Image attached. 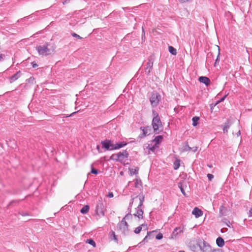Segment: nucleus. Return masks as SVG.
Here are the masks:
<instances>
[{"label":"nucleus","instance_id":"6e6d98bb","mask_svg":"<svg viewBox=\"0 0 252 252\" xmlns=\"http://www.w3.org/2000/svg\"><path fill=\"white\" fill-rule=\"evenodd\" d=\"M78 111H76V112H74L72 113V114H71L69 115V116H73V115H74L75 114H76V113L77 112H78Z\"/></svg>","mask_w":252,"mask_h":252},{"label":"nucleus","instance_id":"39448f33","mask_svg":"<svg viewBox=\"0 0 252 252\" xmlns=\"http://www.w3.org/2000/svg\"><path fill=\"white\" fill-rule=\"evenodd\" d=\"M101 144L103 148L107 151L114 150V144L111 140L106 139L101 141Z\"/></svg>","mask_w":252,"mask_h":252},{"label":"nucleus","instance_id":"052dcab7","mask_svg":"<svg viewBox=\"0 0 252 252\" xmlns=\"http://www.w3.org/2000/svg\"><path fill=\"white\" fill-rule=\"evenodd\" d=\"M179 252H185L184 251H179Z\"/></svg>","mask_w":252,"mask_h":252},{"label":"nucleus","instance_id":"1a4fd4ad","mask_svg":"<svg viewBox=\"0 0 252 252\" xmlns=\"http://www.w3.org/2000/svg\"><path fill=\"white\" fill-rule=\"evenodd\" d=\"M200 248L203 252H209L211 251L210 246L204 241L200 245Z\"/></svg>","mask_w":252,"mask_h":252},{"label":"nucleus","instance_id":"7ed1b4c3","mask_svg":"<svg viewBox=\"0 0 252 252\" xmlns=\"http://www.w3.org/2000/svg\"><path fill=\"white\" fill-rule=\"evenodd\" d=\"M128 224L126 220H122L117 225V227L122 234L126 235L128 234Z\"/></svg>","mask_w":252,"mask_h":252},{"label":"nucleus","instance_id":"a19ab883","mask_svg":"<svg viewBox=\"0 0 252 252\" xmlns=\"http://www.w3.org/2000/svg\"><path fill=\"white\" fill-rule=\"evenodd\" d=\"M227 96V94L225 95L224 96H223L222 98H221L219 100H218L217 101V103H219L220 102L223 101Z\"/></svg>","mask_w":252,"mask_h":252},{"label":"nucleus","instance_id":"2eb2a0df","mask_svg":"<svg viewBox=\"0 0 252 252\" xmlns=\"http://www.w3.org/2000/svg\"><path fill=\"white\" fill-rule=\"evenodd\" d=\"M192 214L194 215L196 218H198L203 215V212L197 207H195L192 212Z\"/></svg>","mask_w":252,"mask_h":252},{"label":"nucleus","instance_id":"aec40b11","mask_svg":"<svg viewBox=\"0 0 252 252\" xmlns=\"http://www.w3.org/2000/svg\"><path fill=\"white\" fill-rule=\"evenodd\" d=\"M142 227H145L146 230L147 229V224L144 223V224H142V225H141L140 226L137 227V228H136L134 231V233L136 234L139 233L142 230Z\"/></svg>","mask_w":252,"mask_h":252},{"label":"nucleus","instance_id":"58836bf2","mask_svg":"<svg viewBox=\"0 0 252 252\" xmlns=\"http://www.w3.org/2000/svg\"><path fill=\"white\" fill-rule=\"evenodd\" d=\"M111 236L113 237V240H114L116 242H118V239L117 238V236L115 235V233L114 231L112 232Z\"/></svg>","mask_w":252,"mask_h":252},{"label":"nucleus","instance_id":"a18cd8bd","mask_svg":"<svg viewBox=\"0 0 252 252\" xmlns=\"http://www.w3.org/2000/svg\"><path fill=\"white\" fill-rule=\"evenodd\" d=\"M108 197H109V198H111V197H113V192H110L108 193Z\"/></svg>","mask_w":252,"mask_h":252},{"label":"nucleus","instance_id":"4d7b16f0","mask_svg":"<svg viewBox=\"0 0 252 252\" xmlns=\"http://www.w3.org/2000/svg\"><path fill=\"white\" fill-rule=\"evenodd\" d=\"M96 149H97V150L99 151V152H100L99 151L100 146H99V145H97V146H96Z\"/></svg>","mask_w":252,"mask_h":252},{"label":"nucleus","instance_id":"c85d7f7f","mask_svg":"<svg viewBox=\"0 0 252 252\" xmlns=\"http://www.w3.org/2000/svg\"><path fill=\"white\" fill-rule=\"evenodd\" d=\"M86 243L90 244L93 246L94 247H95L96 245L95 242L92 239H87L86 240Z\"/></svg>","mask_w":252,"mask_h":252},{"label":"nucleus","instance_id":"bf43d9fd","mask_svg":"<svg viewBox=\"0 0 252 252\" xmlns=\"http://www.w3.org/2000/svg\"><path fill=\"white\" fill-rule=\"evenodd\" d=\"M142 32H143V34H144V31L143 28H142Z\"/></svg>","mask_w":252,"mask_h":252},{"label":"nucleus","instance_id":"2f4dec72","mask_svg":"<svg viewBox=\"0 0 252 252\" xmlns=\"http://www.w3.org/2000/svg\"><path fill=\"white\" fill-rule=\"evenodd\" d=\"M129 170L130 171V174L131 175L138 174V168H136L134 169H133V168L129 169Z\"/></svg>","mask_w":252,"mask_h":252},{"label":"nucleus","instance_id":"5701e85b","mask_svg":"<svg viewBox=\"0 0 252 252\" xmlns=\"http://www.w3.org/2000/svg\"><path fill=\"white\" fill-rule=\"evenodd\" d=\"M89 210V205H87L84 206H83L82 209L80 210V212L83 214H86Z\"/></svg>","mask_w":252,"mask_h":252},{"label":"nucleus","instance_id":"7c9ffc66","mask_svg":"<svg viewBox=\"0 0 252 252\" xmlns=\"http://www.w3.org/2000/svg\"><path fill=\"white\" fill-rule=\"evenodd\" d=\"M213 58V54L211 52L208 53L207 55V62L211 63L212 62V59Z\"/></svg>","mask_w":252,"mask_h":252},{"label":"nucleus","instance_id":"f03ea898","mask_svg":"<svg viewBox=\"0 0 252 252\" xmlns=\"http://www.w3.org/2000/svg\"><path fill=\"white\" fill-rule=\"evenodd\" d=\"M161 99V96L157 92H152L150 98V101L152 107H157Z\"/></svg>","mask_w":252,"mask_h":252},{"label":"nucleus","instance_id":"f257e3e1","mask_svg":"<svg viewBox=\"0 0 252 252\" xmlns=\"http://www.w3.org/2000/svg\"><path fill=\"white\" fill-rule=\"evenodd\" d=\"M36 50L39 55L47 56L51 55L54 52L55 47L53 46H51L49 43H46L43 45L37 46Z\"/></svg>","mask_w":252,"mask_h":252},{"label":"nucleus","instance_id":"c756f323","mask_svg":"<svg viewBox=\"0 0 252 252\" xmlns=\"http://www.w3.org/2000/svg\"><path fill=\"white\" fill-rule=\"evenodd\" d=\"M132 218V216L131 214V212H128L125 217L122 219V220H129L131 219Z\"/></svg>","mask_w":252,"mask_h":252},{"label":"nucleus","instance_id":"de8ad7c7","mask_svg":"<svg viewBox=\"0 0 252 252\" xmlns=\"http://www.w3.org/2000/svg\"><path fill=\"white\" fill-rule=\"evenodd\" d=\"M249 217H252V206L251 208L249 210Z\"/></svg>","mask_w":252,"mask_h":252},{"label":"nucleus","instance_id":"13d9d810","mask_svg":"<svg viewBox=\"0 0 252 252\" xmlns=\"http://www.w3.org/2000/svg\"><path fill=\"white\" fill-rule=\"evenodd\" d=\"M135 187H138V186H138V181H137V180L136 181V182L135 183Z\"/></svg>","mask_w":252,"mask_h":252},{"label":"nucleus","instance_id":"4c0bfd02","mask_svg":"<svg viewBox=\"0 0 252 252\" xmlns=\"http://www.w3.org/2000/svg\"><path fill=\"white\" fill-rule=\"evenodd\" d=\"M184 150L185 151H190L191 147H190L188 144H186L184 146Z\"/></svg>","mask_w":252,"mask_h":252},{"label":"nucleus","instance_id":"37998d69","mask_svg":"<svg viewBox=\"0 0 252 252\" xmlns=\"http://www.w3.org/2000/svg\"><path fill=\"white\" fill-rule=\"evenodd\" d=\"M197 149H198V147L196 146H194L193 147H191L190 151H192L193 152L195 153L197 151Z\"/></svg>","mask_w":252,"mask_h":252},{"label":"nucleus","instance_id":"3c124183","mask_svg":"<svg viewBox=\"0 0 252 252\" xmlns=\"http://www.w3.org/2000/svg\"><path fill=\"white\" fill-rule=\"evenodd\" d=\"M189 0H179L181 2L184 3L188 1Z\"/></svg>","mask_w":252,"mask_h":252},{"label":"nucleus","instance_id":"e433bc0d","mask_svg":"<svg viewBox=\"0 0 252 252\" xmlns=\"http://www.w3.org/2000/svg\"><path fill=\"white\" fill-rule=\"evenodd\" d=\"M71 35L73 37H76V38H77L78 39H82V37H81L80 35H78L77 34H76L75 32L71 33Z\"/></svg>","mask_w":252,"mask_h":252},{"label":"nucleus","instance_id":"c9c22d12","mask_svg":"<svg viewBox=\"0 0 252 252\" xmlns=\"http://www.w3.org/2000/svg\"><path fill=\"white\" fill-rule=\"evenodd\" d=\"M28 83H33L34 81V78L32 76L30 77L29 79L26 80Z\"/></svg>","mask_w":252,"mask_h":252},{"label":"nucleus","instance_id":"f3484780","mask_svg":"<svg viewBox=\"0 0 252 252\" xmlns=\"http://www.w3.org/2000/svg\"><path fill=\"white\" fill-rule=\"evenodd\" d=\"M127 143L124 141L121 142L120 143H116V144H114V150L119 149L127 145Z\"/></svg>","mask_w":252,"mask_h":252},{"label":"nucleus","instance_id":"20e7f679","mask_svg":"<svg viewBox=\"0 0 252 252\" xmlns=\"http://www.w3.org/2000/svg\"><path fill=\"white\" fill-rule=\"evenodd\" d=\"M152 126L155 134L159 133L158 128L159 127L162 126L161 122L159 117H156L153 118L152 121Z\"/></svg>","mask_w":252,"mask_h":252},{"label":"nucleus","instance_id":"6e6552de","mask_svg":"<svg viewBox=\"0 0 252 252\" xmlns=\"http://www.w3.org/2000/svg\"><path fill=\"white\" fill-rule=\"evenodd\" d=\"M154 63V60L152 57L148 59V62L146 64V67L145 68V71L147 75H149L151 71L153 69V66Z\"/></svg>","mask_w":252,"mask_h":252},{"label":"nucleus","instance_id":"473e14b6","mask_svg":"<svg viewBox=\"0 0 252 252\" xmlns=\"http://www.w3.org/2000/svg\"><path fill=\"white\" fill-rule=\"evenodd\" d=\"M178 187L179 188H180L182 193L185 196L186 195V193H185V191L184 189V188L182 186V184L181 183H180L178 184Z\"/></svg>","mask_w":252,"mask_h":252},{"label":"nucleus","instance_id":"6ab92c4d","mask_svg":"<svg viewBox=\"0 0 252 252\" xmlns=\"http://www.w3.org/2000/svg\"><path fill=\"white\" fill-rule=\"evenodd\" d=\"M216 244L219 247L221 248L224 245V241L221 237H219L216 240Z\"/></svg>","mask_w":252,"mask_h":252},{"label":"nucleus","instance_id":"393cba45","mask_svg":"<svg viewBox=\"0 0 252 252\" xmlns=\"http://www.w3.org/2000/svg\"><path fill=\"white\" fill-rule=\"evenodd\" d=\"M169 52L173 55H176L177 54V51L175 48L171 46H169L168 47Z\"/></svg>","mask_w":252,"mask_h":252},{"label":"nucleus","instance_id":"9d476101","mask_svg":"<svg viewBox=\"0 0 252 252\" xmlns=\"http://www.w3.org/2000/svg\"><path fill=\"white\" fill-rule=\"evenodd\" d=\"M198 80L203 84H204L206 86H208L210 85L211 81L210 79L206 76H200L199 77Z\"/></svg>","mask_w":252,"mask_h":252},{"label":"nucleus","instance_id":"cd10ccee","mask_svg":"<svg viewBox=\"0 0 252 252\" xmlns=\"http://www.w3.org/2000/svg\"><path fill=\"white\" fill-rule=\"evenodd\" d=\"M217 47H218V55L217 56V59L215 60V64H214V66H216L217 64L219 63L220 62V59H219V57H220V47L218 46H217Z\"/></svg>","mask_w":252,"mask_h":252},{"label":"nucleus","instance_id":"5fc2aeb1","mask_svg":"<svg viewBox=\"0 0 252 252\" xmlns=\"http://www.w3.org/2000/svg\"><path fill=\"white\" fill-rule=\"evenodd\" d=\"M237 134V136H240V134H241V131H240V130L238 131V132L237 133V134Z\"/></svg>","mask_w":252,"mask_h":252},{"label":"nucleus","instance_id":"680f3d73","mask_svg":"<svg viewBox=\"0 0 252 252\" xmlns=\"http://www.w3.org/2000/svg\"><path fill=\"white\" fill-rule=\"evenodd\" d=\"M127 210H128V212H130V209H128V208Z\"/></svg>","mask_w":252,"mask_h":252},{"label":"nucleus","instance_id":"dca6fc26","mask_svg":"<svg viewBox=\"0 0 252 252\" xmlns=\"http://www.w3.org/2000/svg\"><path fill=\"white\" fill-rule=\"evenodd\" d=\"M136 213L133 214V216L137 217L138 219H142L143 215V211L142 210V208H136Z\"/></svg>","mask_w":252,"mask_h":252},{"label":"nucleus","instance_id":"a211bd4d","mask_svg":"<svg viewBox=\"0 0 252 252\" xmlns=\"http://www.w3.org/2000/svg\"><path fill=\"white\" fill-rule=\"evenodd\" d=\"M183 232V230L181 227H178L174 229L172 234V238L176 237L179 233Z\"/></svg>","mask_w":252,"mask_h":252},{"label":"nucleus","instance_id":"603ef678","mask_svg":"<svg viewBox=\"0 0 252 252\" xmlns=\"http://www.w3.org/2000/svg\"><path fill=\"white\" fill-rule=\"evenodd\" d=\"M150 233V232H148V233H147V235H148ZM147 238H148V235H147V236L144 238V240H143V241H146V240L147 239Z\"/></svg>","mask_w":252,"mask_h":252},{"label":"nucleus","instance_id":"4468645a","mask_svg":"<svg viewBox=\"0 0 252 252\" xmlns=\"http://www.w3.org/2000/svg\"><path fill=\"white\" fill-rule=\"evenodd\" d=\"M21 71H19L17 72L15 74H14L13 75L11 76L9 78V82L10 83H13V82L17 80L21 76Z\"/></svg>","mask_w":252,"mask_h":252},{"label":"nucleus","instance_id":"72a5a7b5","mask_svg":"<svg viewBox=\"0 0 252 252\" xmlns=\"http://www.w3.org/2000/svg\"><path fill=\"white\" fill-rule=\"evenodd\" d=\"M135 198V197H132V198L131 199V201L129 203V206H128V209H130V212H131V207L132 206V204L133 203V200Z\"/></svg>","mask_w":252,"mask_h":252},{"label":"nucleus","instance_id":"79ce46f5","mask_svg":"<svg viewBox=\"0 0 252 252\" xmlns=\"http://www.w3.org/2000/svg\"><path fill=\"white\" fill-rule=\"evenodd\" d=\"M207 177L209 181H211L213 179L214 176H213V175H212L211 174H208Z\"/></svg>","mask_w":252,"mask_h":252},{"label":"nucleus","instance_id":"4be33fe9","mask_svg":"<svg viewBox=\"0 0 252 252\" xmlns=\"http://www.w3.org/2000/svg\"><path fill=\"white\" fill-rule=\"evenodd\" d=\"M180 166V160L179 159L176 158L175 161L174 162V169L175 170H177Z\"/></svg>","mask_w":252,"mask_h":252},{"label":"nucleus","instance_id":"ea45409f","mask_svg":"<svg viewBox=\"0 0 252 252\" xmlns=\"http://www.w3.org/2000/svg\"><path fill=\"white\" fill-rule=\"evenodd\" d=\"M156 238L158 240H160L163 238V235L161 233H159L157 235Z\"/></svg>","mask_w":252,"mask_h":252},{"label":"nucleus","instance_id":"ddd939ff","mask_svg":"<svg viewBox=\"0 0 252 252\" xmlns=\"http://www.w3.org/2000/svg\"><path fill=\"white\" fill-rule=\"evenodd\" d=\"M135 198H138L139 200V204L137 206V208H142L143 203L145 200V196L142 193H141L138 195L136 196Z\"/></svg>","mask_w":252,"mask_h":252},{"label":"nucleus","instance_id":"864d4df0","mask_svg":"<svg viewBox=\"0 0 252 252\" xmlns=\"http://www.w3.org/2000/svg\"><path fill=\"white\" fill-rule=\"evenodd\" d=\"M211 252H219V250H211Z\"/></svg>","mask_w":252,"mask_h":252},{"label":"nucleus","instance_id":"09e8293b","mask_svg":"<svg viewBox=\"0 0 252 252\" xmlns=\"http://www.w3.org/2000/svg\"><path fill=\"white\" fill-rule=\"evenodd\" d=\"M5 57V55L1 54H0V61H2L3 60V58Z\"/></svg>","mask_w":252,"mask_h":252},{"label":"nucleus","instance_id":"c03bdc74","mask_svg":"<svg viewBox=\"0 0 252 252\" xmlns=\"http://www.w3.org/2000/svg\"><path fill=\"white\" fill-rule=\"evenodd\" d=\"M153 114L154 115V118L156 117H159L158 113L155 110H153Z\"/></svg>","mask_w":252,"mask_h":252},{"label":"nucleus","instance_id":"f704fd0d","mask_svg":"<svg viewBox=\"0 0 252 252\" xmlns=\"http://www.w3.org/2000/svg\"><path fill=\"white\" fill-rule=\"evenodd\" d=\"M98 170L95 168H94L93 166H92L91 173L94 174H98Z\"/></svg>","mask_w":252,"mask_h":252},{"label":"nucleus","instance_id":"f8f14e48","mask_svg":"<svg viewBox=\"0 0 252 252\" xmlns=\"http://www.w3.org/2000/svg\"><path fill=\"white\" fill-rule=\"evenodd\" d=\"M119 155L120 160H123L125 158H127L129 155L128 152L126 150H123L122 152H120Z\"/></svg>","mask_w":252,"mask_h":252},{"label":"nucleus","instance_id":"9b49d317","mask_svg":"<svg viewBox=\"0 0 252 252\" xmlns=\"http://www.w3.org/2000/svg\"><path fill=\"white\" fill-rule=\"evenodd\" d=\"M232 123L230 120L227 119L223 126V131L224 133H227L228 129L231 126Z\"/></svg>","mask_w":252,"mask_h":252},{"label":"nucleus","instance_id":"49530a36","mask_svg":"<svg viewBox=\"0 0 252 252\" xmlns=\"http://www.w3.org/2000/svg\"><path fill=\"white\" fill-rule=\"evenodd\" d=\"M32 64L33 68H36L38 66L37 64H36V63H32Z\"/></svg>","mask_w":252,"mask_h":252},{"label":"nucleus","instance_id":"bb28decb","mask_svg":"<svg viewBox=\"0 0 252 252\" xmlns=\"http://www.w3.org/2000/svg\"><path fill=\"white\" fill-rule=\"evenodd\" d=\"M158 147V146L156 144H155L154 145H153V146L149 144L147 147V148L150 151H151L152 152H154L155 151L156 149Z\"/></svg>","mask_w":252,"mask_h":252},{"label":"nucleus","instance_id":"a878e982","mask_svg":"<svg viewBox=\"0 0 252 252\" xmlns=\"http://www.w3.org/2000/svg\"><path fill=\"white\" fill-rule=\"evenodd\" d=\"M110 158L111 159H113V160H116L117 161L118 160H120V157H119V153H117V154H113L111 157H110Z\"/></svg>","mask_w":252,"mask_h":252},{"label":"nucleus","instance_id":"0eeeda50","mask_svg":"<svg viewBox=\"0 0 252 252\" xmlns=\"http://www.w3.org/2000/svg\"><path fill=\"white\" fill-rule=\"evenodd\" d=\"M140 130L142 131V133L139 135V137L142 138L146 135H148L150 134L152 130L151 127L150 126H141L140 128Z\"/></svg>","mask_w":252,"mask_h":252},{"label":"nucleus","instance_id":"8fccbe9b","mask_svg":"<svg viewBox=\"0 0 252 252\" xmlns=\"http://www.w3.org/2000/svg\"><path fill=\"white\" fill-rule=\"evenodd\" d=\"M70 1V0H65L63 2V4H65L66 3H68Z\"/></svg>","mask_w":252,"mask_h":252},{"label":"nucleus","instance_id":"412c9836","mask_svg":"<svg viewBox=\"0 0 252 252\" xmlns=\"http://www.w3.org/2000/svg\"><path fill=\"white\" fill-rule=\"evenodd\" d=\"M163 139L162 135H158L156 136L153 140L152 142H155V144L157 145L159 144Z\"/></svg>","mask_w":252,"mask_h":252},{"label":"nucleus","instance_id":"423d86ee","mask_svg":"<svg viewBox=\"0 0 252 252\" xmlns=\"http://www.w3.org/2000/svg\"><path fill=\"white\" fill-rule=\"evenodd\" d=\"M106 209L102 203H99L97 204L95 208V213L99 217L104 216Z\"/></svg>","mask_w":252,"mask_h":252},{"label":"nucleus","instance_id":"b1692460","mask_svg":"<svg viewBox=\"0 0 252 252\" xmlns=\"http://www.w3.org/2000/svg\"><path fill=\"white\" fill-rule=\"evenodd\" d=\"M199 120V117H197V116L193 117L192 119V126H196L198 125V122Z\"/></svg>","mask_w":252,"mask_h":252}]
</instances>
